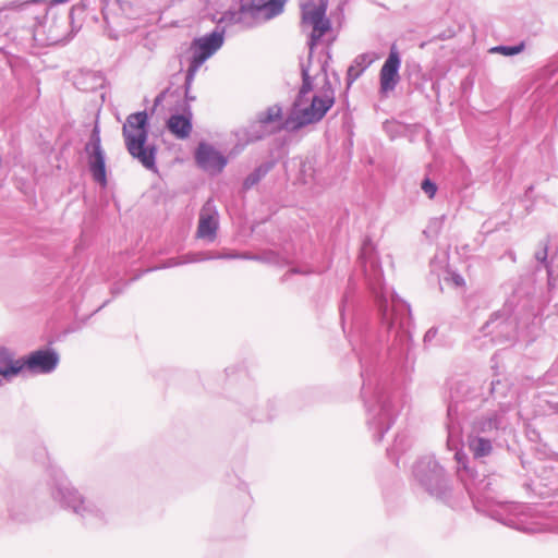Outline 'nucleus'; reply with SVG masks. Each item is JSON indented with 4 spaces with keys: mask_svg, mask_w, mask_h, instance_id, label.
Here are the masks:
<instances>
[{
    "mask_svg": "<svg viewBox=\"0 0 558 558\" xmlns=\"http://www.w3.org/2000/svg\"><path fill=\"white\" fill-rule=\"evenodd\" d=\"M472 401H475V395L471 390V385L466 381L457 383L450 391L445 426L447 447L454 451L457 475L474 508L501 524L524 533H558V505L550 510L551 519L542 520L533 507L504 500L500 493L505 481L500 474L484 473L482 460L489 457L495 448L502 447L513 433L511 418L515 413L512 412L511 404L502 402L497 409L474 416L466 436L472 458L462 451L463 428L460 416L465 411L463 404Z\"/></svg>",
    "mask_w": 558,
    "mask_h": 558,
    "instance_id": "1",
    "label": "nucleus"
},
{
    "mask_svg": "<svg viewBox=\"0 0 558 558\" xmlns=\"http://www.w3.org/2000/svg\"><path fill=\"white\" fill-rule=\"evenodd\" d=\"M359 260L378 307L385 338L391 340L385 360L368 332L361 336L359 347L353 343L361 365V397L366 410V424L373 440L380 442L399 414L396 398L389 389L390 377L413 369L411 311L409 304L385 284L381 264L371 240L363 241Z\"/></svg>",
    "mask_w": 558,
    "mask_h": 558,
    "instance_id": "2",
    "label": "nucleus"
},
{
    "mask_svg": "<svg viewBox=\"0 0 558 558\" xmlns=\"http://www.w3.org/2000/svg\"><path fill=\"white\" fill-rule=\"evenodd\" d=\"M331 54L320 52L317 66L301 64L302 85L280 130L294 133L319 122L335 104V90L327 75Z\"/></svg>",
    "mask_w": 558,
    "mask_h": 558,
    "instance_id": "3",
    "label": "nucleus"
},
{
    "mask_svg": "<svg viewBox=\"0 0 558 558\" xmlns=\"http://www.w3.org/2000/svg\"><path fill=\"white\" fill-rule=\"evenodd\" d=\"M51 496L61 507L70 509L84 524L102 526L109 522V512L104 504L87 499L70 483L60 470L51 473Z\"/></svg>",
    "mask_w": 558,
    "mask_h": 558,
    "instance_id": "4",
    "label": "nucleus"
},
{
    "mask_svg": "<svg viewBox=\"0 0 558 558\" xmlns=\"http://www.w3.org/2000/svg\"><path fill=\"white\" fill-rule=\"evenodd\" d=\"M129 154L137 159L146 169L156 168V147L147 146L148 116L146 111L131 113L122 128Z\"/></svg>",
    "mask_w": 558,
    "mask_h": 558,
    "instance_id": "5",
    "label": "nucleus"
},
{
    "mask_svg": "<svg viewBox=\"0 0 558 558\" xmlns=\"http://www.w3.org/2000/svg\"><path fill=\"white\" fill-rule=\"evenodd\" d=\"M412 474L417 485L429 496L449 504L451 484L446 470L434 456L421 457L412 468Z\"/></svg>",
    "mask_w": 558,
    "mask_h": 558,
    "instance_id": "6",
    "label": "nucleus"
},
{
    "mask_svg": "<svg viewBox=\"0 0 558 558\" xmlns=\"http://www.w3.org/2000/svg\"><path fill=\"white\" fill-rule=\"evenodd\" d=\"M283 0H251L247 4H241L236 11L226 12L221 20L251 28L278 16L283 12Z\"/></svg>",
    "mask_w": 558,
    "mask_h": 558,
    "instance_id": "7",
    "label": "nucleus"
},
{
    "mask_svg": "<svg viewBox=\"0 0 558 558\" xmlns=\"http://www.w3.org/2000/svg\"><path fill=\"white\" fill-rule=\"evenodd\" d=\"M524 470H529L532 462L521 459ZM535 480L523 483L526 492L539 497H549L558 494V454L555 453L547 459L538 458L532 466Z\"/></svg>",
    "mask_w": 558,
    "mask_h": 558,
    "instance_id": "8",
    "label": "nucleus"
},
{
    "mask_svg": "<svg viewBox=\"0 0 558 558\" xmlns=\"http://www.w3.org/2000/svg\"><path fill=\"white\" fill-rule=\"evenodd\" d=\"M223 45V31H214L210 34L193 39L190 45V63L185 74L186 90L192 88L195 75L199 68Z\"/></svg>",
    "mask_w": 558,
    "mask_h": 558,
    "instance_id": "9",
    "label": "nucleus"
},
{
    "mask_svg": "<svg viewBox=\"0 0 558 558\" xmlns=\"http://www.w3.org/2000/svg\"><path fill=\"white\" fill-rule=\"evenodd\" d=\"M521 323L511 314L509 306L493 313L489 319L482 327L483 337L489 338L492 344H501L511 342L515 339Z\"/></svg>",
    "mask_w": 558,
    "mask_h": 558,
    "instance_id": "10",
    "label": "nucleus"
},
{
    "mask_svg": "<svg viewBox=\"0 0 558 558\" xmlns=\"http://www.w3.org/2000/svg\"><path fill=\"white\" fill-rule=\"evenodd\" d=\"M327 5L325 3L319 4H306L302 9V23L313 27L312 34L308 40V61L305 65L317 66V60L313 59L314 47L320 40V38L331 28L330 21L326 17Z\"/></svg>",
    "mask_w": 558,
    "mask_h": 558,
    "instance_id": "11",
    "label": "nucleus"
},
{
    "mask_svg": "<svg viewBox=\"0 0 558 558\" xmlns=\"http://www.w3.org/2000/svg\"><path fill=\"white\" fill-rule=\"evenodd\" d=\"M85 151L92 178L95 182L106 186V154L101 147L100 130L97 124L92 130L89 141L85 145Z\"/></svg>",
    "mask_w": 558,
    "mask_h": 558,
    "instance_id": "12",
    "label": "nucleus"
},
{
    "mask_svg": "<svg viewBox=\"0 0 558 558\" xmlns=\"http://www.w3.org/2000/svg\"><path fill=\"white\" fill-rule=\"evenodd\" d=\"M471 390L475 395V400L487 401L492 398L497 401L498 407L502 402H507L512 405V412L515 411V391L507 378H493L489 383H485L478 389L471 386Z\"/></svg>",
    "mask_w": 558,
    "mask_h": 558,
    "instance_id": "13",
    "label": "nucleus"
},
{
    "mask_svg": "<svg viewBox=\"0 0 558 558\" xmlns=\"http://www.w3.org/2000/svg\"><path fill=\"white\" fill-rule=\"evenodd\" d=\"M60 361L58 352L53 349H39L21 357L22 372L27 371L31 374H50Z\"/></svg>",
    "mask_w": 558,
    "mask_h": 558,
    "instance_id": "14",
    "label": "nucleus"
},
{
    "mask_svg": "<svg viewBox=\"0 0 558 558\" xmlns=\"http://www.w3.org/2000/svg\"><path fill=\"white\" fill-rule=\"evenodd\" d=\"M400 66L401 57L397 47L393 45L379 71V92L381 95H388L396 89L400 82Z\"/></svg>",
    "mask_w": 558,
    "mask_h": 558,
    "instance_id": "15",
    "label": "nucleus"
},
{
    "mask_svg": "<svg viewBox=\"0 0 558 558\" xmlns=\"http://www.w3.org/2000/svg\"><path fill=\"white\" fill-rule=\"evenodd\" d=\"M195 161L204 171L220 173L227 166V158L211 145L201 143L195 151Z\"/></svg>",
    "mask_w": 558,
    "mask_h": 558,
    "instance_id": "16",
    "label": "nucleus"
},
{
    "mask_svg": "<svg viewBox=\"0 0 558 558\" xmlns=\"http://www.w3.org/2000/svg\"><path fill=\"white\" fill-rule=\"evenodd\" d=\"M219 215L211 199H208L199 211L197 238L213 242L217 236Z\"/></svg>",
    "mask_w": 558,
    "mask_h": 558,
    "instance_id": "17",
    "label": "nucleus"
},
{
    "mask_svg": "<svg viewBox=\"0 0 558 558\" xmlns=\"http://www.w3.org/2000/svg\"><path fill=\"white\" fill-rule=\"evenodd\" d=\"M169 132L179 140L187 138L192 132V111L190 106L183 113L171 114L167 121Z\"/></svg>",
    "mask_w": 558,
    "mask_h": 558,
    "instance_id": "18",
    "label": "nucleus"
},
{
    "mask_svg": "<svg viewBox=\"0 0 558 558\" xmlns=\"http://www.w3.org/2000/svg\"><path fill=\"white\" fill-rule=\"evenodd\" d=\"M9 518L14 522H25L28 519V504L26 497L17 492H12L5 497Z\"/></svg>",
    "mask_w": 558,
    "mask_h": 558,
    "instance_id": "19",
    "label": "nucleus"
},
{
    "mask_svg": "<svg viewBox=\"0 0 558 558\" xmlns=\"http://www.w3.org/2000/svg\"><path fill=\"white\" fill-rule=\"evenodd\" d=\"M21 373V359H14V353L10 349L0 347V376L10 381Z\"/></svg>",
    "mask_w": 558,
    "mask_h": 558,
    "instance_id": "20",
    "label": "nucleus"
},
{
    "mask_svg": "<svg viewBox=\"0 0 558 558\" xmlns=\"http://www.w3.org/2000/svg\"><path fill=\"white\" fill-rule=\"evenodd\" d=\"M283 122L282 120V107L279 105H272L268 107L266 110L260 111L256 116V123L262 129L252 134L254 140H260L268 134L266 130H264L268 124L274 122Z\"/></svg>",
    "mask_w": 558,
    "mask_h": 558,
    "instance_id": "21",
    "label": "nucleus"
},
{
    "mask_svg": "<svg viewBox=\"0 0 558 558\" xmlns=\"http://www.w3.org/2000/svg\"><path fill=\"white\" fill-rule=\"evenodd\" d=\"M377 59L374 52L356 56L347 71V84L351 86Z\"/></svg>",
    "mask_w": 558,
    "mask_h": 558,
    "instance_id": "22",
    "label": "nucleus"
},
{
    "mask_svg": "<svg viewBox=\"0 0 558 558\" xmlns=\"http://www.w3.org/2000/svg\"><path fill=\"white\" fill-rule=\"evenodd\" d=\"M411 446V440L407 433H398L395 437L393 444L387 449V454L396 465L399 463V454L405 452Z\"/></svg>",
    "mask_w": 558,
    "mask_h": 558,
    "instance_id": "23",
    "label": "nucleus"
},
{
    "mask_svg": "<svg viewBox=\"0 0 558 558\" xmlns=\"http://www.w3.org/2000/svg\"><path fill=\"white\" fill-rule=\"evenodd\" d=\"M272 168L271 162H264L256 167L243 181V189L250 190L256 185Z\"/></svg>",
    "mask_w": 558,
    "mask_h": 558,
    "instance_id": "24",
    "label": "nucleus"
},
{
    "mask_svg": "<svg viewBox=\"0 0 558 558\" xmlns=\"http://www.w3.org/2000/svg\"><path fill=\"white\" fill-rule=\"evenodd\" d=\"M185 256L187 258V263L189 264L199 263V262H205V260H210V259L235 258V257H238V255H230V254H217V255H214V254H211L209 252H191V253L185 254Z\"/></svg>",
    "mask_w": 558,
    "mask_h": 558,
    "instance_id": "25",
    "label": "nucleus"
},
{
    "mask_svg": "<svg viewBox=\"0 0 558 558\" xmlns=\"http://www.w3.org/2000/svg\"><path fill=\"white\" fill-rule=\"evenodd\" d=\"M525 49V43L520 41L513 46L499 45L490 49L493 53H500L502 56L511 57L521 53Z\"/></svg>",
    "mask_w": 558,
    "mask_h": 558,
    "instance_id": "26",
    "label": "nucleus"
},
{
    "mask_svg": "<svg viewBox=\"0 0 558 558\" xmlns=\"http://www.w3.org/2000/svg\"><path fill=\"white\" fill-rule=\"evenodd\" d=\"M535 259L542 264L548 275V283L551 284V262L548 260V245L545 243L541 250L535 253Z\"/></svg>",
    "mask_w": 558,
    "mask_h": 558,
    "instance_id": "27",
    "label": "nucleus"
},
{
    "mask_svg": "<svg viewBox=\"0 0 558 558\" xmlns=\"http://www.w3.org/2000/svg\"><path fill=\"white\" fill-rule=\"evenodd\" d=\"M12 7L20 10V11H24L26 9H29L32 7H36L37 9H39L40 13H45L47 11V7H46V3L41 0H28V1H25V2H22V3H16V2H13L12 3Z\"/></svg>",
    "mask_w": 558,
    "mask_h": 558,
    "instance_id": "28",
    "label": "nucleus"
},
{
    "mask_svg": "<svg viewBox=\"0 0 558 558\" xmlns=\"http://www.w3.org/2000/svg\"><path fill=\"white\" fill-rule=\"evenodd\" d=\"M185 264H189V263H187V258L184 254L179 257L168 258L162 265L147 269L146 272L151 271V270H157V269L172 268V267H177V266H181V265H185Z\"/></svg>",
    "mask_w": 558,
    "mask_h": 558,
    "instance_id": "29",
    "label": "nucleus"
},
{
    "mask_svg": "<svg viewBox=\"0 0 558 558\" xmlns=\"http://www.w3.org/2000/svg\"><path fill=\"white\" fill-rule=\"evenodd\" d=\"M446 282L451 283L452 286L457 288H462L465 286L464 278L457 271L453 270H447V276L444 278Z\"/></svg>",
    "mask_w": 558,
    "mask_h": 558,
    "instance_id": "30",
    "label": "nucleus"
},
{
    "mask_svg": "<svg viewBox=\"0 0 558 558\" xmlns=\"http://www.w3.org/2000/svg\"><path fill=\"white\" fill-rule=\"evenodd\" d=\"M422 191L428 196V198H434L437 193V184L426 177L421 183Z\"/></svg>",
    "mask_w": 558,
    "mask_h": 558,
    "instance_id": "31",
    "label": "nucleus"
},
{
    "mask_svg": "<svg viewBox=\"0 0 558 558\" xmlns=\"http://www.w3.org/2000/svg\"><path fill=\"white\" fill-rule=\"evenodd\" d=\"M438 329L436 327L429 328L424 335V343L429 344L437 336Z\"/></svg>",
    "mask_w": 558,
    "mask_h": 558,
    "instance_id": "32",
    "label": "nucleus"
},
{
    "mask_svg": "<svg viewBox=\"0 0 558 558\" xmlns=\"http://www.w3.org/2000/svg\"><path fill=\"white\" fill-rule=\"evenodd\" d=\"M169 90H170L169 88H166L165 90L160 92L156 96V98L154 100V108H156V107H158V106H160L162 104V101L165 100L166 95L169 93Z\"/></svg>",
    "mask_w": 558,
    "mask_h": 558,
    "instance_id": "33",
    "label": "nucleus"
},
{
    "mask_svg": "<svg viewBox=\"0 0 558 558\" xmlns=\"http://www.w3.org/2000/svg\"><path fill=\"white\" fill-rule=\"evenodd\" d=\"M190 90H186V85L184 84V96L187 101H194L195 97L190 94Z\"/></svg>",
    "mask_w": 558,
    "mask_h": 558,
    "instance_id": "34",
    "label": "nucleus"
},
{
    "mask_svg": "<svg viewBox=\"0 0 558 558\" xmlns=\"http://www.w3.org/2000/svg\"><path fill=\"white\" fill-rule=\"evenodd\" d=\"M242 257L247 258V259H253V260H262V257L259 255H252V256L243 255Z\"/></svg>",
    "mask_w": 558,
    "mask_h": 558,
    "instance_id": "35",
    "label": "nucleus"
},
{
    "mask_svg": "<svg viewBox=\"0 0 558 558\" xmlns=\"http://www.w3.org/2000/svg\"><path fill=\"white\" fill-rule=\"evenodd\" d=\"M529 436L532 438V437H538V434L536 430H530L529 432Z\"/></svg>",
    "mask_w": 558,
    "mask_h": 558,
    "instance_id": "36",
    "label": "nucleus"
},
{
    "mask_svg": "<svg viewBox=\"0 0 558 558\" xmlns=\"http://www.w3.org/2000/svg\"><path fill=\"white\" fill-rule=\"evenodd\" d=\"M532 190H533V185H530V186L526 189L525 194H529L530 192H532Z\"/></svg>",
    "mask_w": 558,
    "mask_h": 558,
    "instance_id": "37",
    "label": "nucleus"
},
{
    "mask_svg": "<svg viewBox=\"0 0 558 558\" xmlns=\"http://www.w3.org/2000/svg\"><path fill=\"white\" fill-rule=\"evenodd\" d=\"M290 271H291V272H293V274L299 272V270H298V269H295V268H294V269H292V270H290Z\"/></svg>",
    "mask_w": 558,
    "mask_h": 558,
    "instance_id": "38",
    "label": "nucleus"
}]
</instances>
